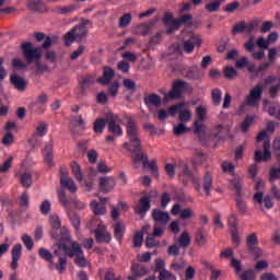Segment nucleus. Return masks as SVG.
<instances>
[{
    "label": "nucleus",
    "instance_id": "864d4df0",
    "mask_svg": "<svg viewBox=\"0 0 280 280\" xmlns=\"http://www.w3.org/2000/svg\"><path fill=\"white\" fill-rule=\"evenodd\" d=\"M259 244V240L257 238V234H250L247 236V246L248 249L255 248Z\"/></svg>",
    "mask_w": 280,
    "mask_h": 280
},
{
    "label": "nucleus",
    "instance_id": "a211bd4d",
    "mask_svg": "<svg viewBox=\"0 0 280 280\" xmlns=\"http://www.w3.org/2000/svg\"><path fill=\"white\" fill-rule=\"evenodd\" d=\"M202 45V39L198 35H192L188 40L184 42V49L187 54L194 51V47H200Z\"/></svg>",
    "mask_w": 280,
    "mask_h": 280
},
{
    "label": "nucleus",
    "instance_id": "39448f33",
    "mask_svg": "<svg viewBox=\"0 0 280 280\" xmlns=\"http://www.w3.org/2000/svg\"><path fill=\"white\" fill-rule=\"evenodd\" d=\"M257 143H264V153L261 150L255 151L254 160L256 163H261V161H270L272 159V153H270V138L268 137V132L266 130H262L258 133Z\"/></svg>",
    "mask_w": 280,
    "mask_h": 280
},
{
    "label": "nucleus",
    "instance_id": "b1692460",
    "mask_svg": "<svg viewBox=\"0 0 280 280\" xmlns=\"http://www.w3.org/2000/svg\"><path fill=\"white\" fill-rule=\"evenodd\" d=\"M136 213L143 215V213L150 211V197H142L139 201V205L135 208Z\"/></svg>",
    "mask_w": 280,
    "mask_h": 280
},
{
    "label": "nucleus",
    "instance_id": "cd10ccee",
    "mask_svg": "<svg viewBox=\"0 0 280 280\" xmlns=\"http://www.w3.org/2000/svg\"><path fill=\"white\" fill-rule=\"evenodd\" d=\"M115 78V70H113L110 67H105L103 71V77L98 79L100 84H108L110 80Z\"/></svg>",
    "mask_w": 280,
    "mask_h": 280
},
{
    "label": "nucleus",
    "instance_id": "f704fd0d",
    "mask_svg": "<svg viewBox=\"0 0 280 280\" xmlns=\"http://www.w3.org/2000/svg\"><path fill=\"white\" fill-rule=\"evenodd\" d=\"M149 229H150V225H147L142 228V231L136 232L133 237V246L139 247L141 246V244H143V233H145V231Z\"/></svg>",
    "mask_w": 280,
    "mask_h": 280
},
{
    "label": "nucleus",
    "instance_id": "49530a36",
    "mask_svg": "<svg viewBox=\"0 0 280 280\" xmlns=\"http://www.w3.org/2000/svg\"><path fill=\"white\" fill-rule=\"evenodd\" d=\"M149 32H150V28L145 24H138L133 28V34H139L141 36H148Z\"/></svg>",
    "mask_w": 280,
    "mask_h": 280
},
{
    "label": "nucleus",
    "instance_id": "c85d7f7f",
    "mask_svg": "<svg viewBox=\"0 0 280 280\" xmlns=\"http://www.w3.org/2000/svg\"><path fill=\"white\" fill-rule=\"evenodd\" d=\"M70 168H71V172H72L74 178L79 183H82V180H84V175L82 174V167L78 164V162H71Z\"/></svg>",
    "mask_w": 280,
    "mask_h": 280
},
{
    "label": "nucleus",
    "instance_id": "4be33fe9",
    "mask_svg": "<svg viewBox=\"0 0 280 280\" xmlns=\"http://www.w3.org/2000/svg\"><path fill=\"white\" fill-rule=\"evenodd\" d=\"M143 163V167H147L150 170V172L155 176V178H159V166L156 165V161H148V155L143 154V158L138 161V163Z\"/></svg>",
    "mask_w": 280,
    "mask_h": 280
},
{
    "label": "nucleus",
    "instance_id": "6e6d98bb",
    "mask_svg": "<svg viewBox=\"0 0 280 280\" xmlns=\"http://www.w3.org/2000/svg\"><path fill=\"white\" fill-rule=\"evenodd\" d=\"M21 183L23 187H32V174L24 173L21 175Z\"/></svg>",
    "mask_w": 280,
    "mask_h": 280
},
{
    "label": "nucleus",
    "instance_id": "20e7f679",
    "mask_svg": "<svg viewBox=\"0 0 280 280\" xmlns=\"http://www.w3.org/2000/svg\"><path fill=\"white\" fill-rule=\"evenodd\" d=\"M86 228L90 229V231H93L96 237V242L104 243V242H110V233L106 231V225L100 220V218L94 217L92 218L88 223Z\"/></svg>",
    "mask_w": 280,
    "mask_h": 280
},
{
    "label": "nucleus",
    "instance_id": "c03bdc74",
    "mask_svg": "<svg viewBox=\"0 0 280 280\" xmlns=\"http://www.w3.org/2000/svg\"><path fill=\"white\" fill-rule=\"evenodd\" d=\"M113 172V167L106 165L105 161H101L97 163V173L98 174H110Z\"/></svg>",
    "mask_w": 280,
    "mask_h": 280
},
{
    "label": "nucleus",
    "instance_id": "c9c22d12",
    "mask_svg": "<svg viewBox=\"0 0 280 280\" xmlns=\"http://www.w3.org/2000/svg\"><path fill=\"white\" fill-rule=\"evenodd\" d=\"M195 241L198 244V246H205V244H207V234L205 233V229H199L196 232Z\"/></svg>",
    "mask_w": 280,
    "mask_h": 280
},
{
    "label": "nucleus",
    "instance_id": "4468645a",
    "mask_svg": "<svg viewBox=\"0 0 280 280\" xmlns=\"http://www.w3.org/2000/svg\"><path fill=\"white\" fill-rule=\"evenodd\" d=\"M261 95H264V89H261V85H256L254 89L250 90L249 95L246 97V105L257 106V104L261 100Z\"/></svg>",
    "mask_w": 280,
    "mask_h": 280
},
{
    "label": "nucleus",
    "instance_id": "473e14b6",
    "mask_svg": "<svg viewBox=\"0 0 280 280\" xmlns=\"http://www.w3.org/2000/svg\"><path fill=\"white\" fill-rule=\"evenodd\" d=\"M177 244H179L182 248H187L189 244H191V237L189 236V233L183 232L177 238Z\"/></svg>",
    "mask_w": 280,
    "mask_h": 280
},
{
    "label": "nucleus",
    "instance_id": "5701e85b",
    "mask_svg": "<svg viewBox=\"0 0 280 280\" xmlns=\"http://www.w3.org/2000/svg\"><path fill=\"white\" fill-rule=\"evenodd\" d=\"M264 110L270 115V117H276L280 119V106L279 104H270L268 101H264Z\"/></svg>",
    "mask_w": 280,
    "mask_h": 280
},
{
    "label": "nucleus",
    "instance_id": "5fc2aeb1",
    "mask_svg": "<svg viewBox=\"0 0 280 280\" xmlns=\"http://www.w3.org/2000/svg\"><path fill=\"white\" fill-rule=\"evenodd\" d=\"M22 242L26 247V250H32L34 248V241L32 240V236L24 234L22 236Z\"/></svg>",
    "mask_w": 280,
    "mask_h": 280
},
{
    "label": "nucleus",
    "instance_id": "de8ad7c7",
    "mask_svg": "<svg viewBox=\"0 0 280 280\" xmlns=\"http://www.w3.org/2000/svg\"><path fill=\"white\" fill-rule=\"evenodd\" d=\"M173 132L176 137H180V135H185V132H187V127L185 126V122H180L174 126Z\"/></svg>",
    "mask_w": 280,
    "mask_h": 280
},
{
    "label": "nucleus",
    "instance_id": "7c9ffc66",
    "mask_svg": "<svg viewBox=\"0 0 280 280\" xmlns=\"http://www.w3.org/2000/svg\"><path fill=\"white\" fill-rule=\"evenodd\" d=\"M144 102H145L147 106L159 107V106H161V96H159L158 94H150L149 96H147L144 98Z\"/></svg>",
    "mask_w": 280,
    "mask_h": 280
},
{
    "label": "nucleus",
    "instance_id": "f257e3e1",
    "mask_svg": "<svg viewBox=\"0 0 280 280\" xmlns=\"http://www.w3.org/2000/svg\"><path fill=\"white\" fill-rule=\"evenodd\" d=\"M61 242L66 243H57V248L54 250V255L56 257H60L62 253H65L68 257H75L74 264L80 268H86L89 266V260L84 257V252L80 246V243L71 241V233L67 228H61ZM70 244V247L67 246Z\"/></svg>",
    "mask_w": 280,
    "mask_h": 280
},
{
    "label": "nucleus",
    "instance_id": "f3484780",
    "mask_svg": "<svg viewBox=\"0 0 280 280\" xmlns=\"http://www.w3.org/2000/svg\"><path fill=\"white\" fill-rule=\"evenodd\" d=\"M106 202H108L106 198H101V202L93 200L90 203L93 213H95V215H104V213H106Z\"/></svg>",
    "mask_w": 280,
    "mask_h": 280
},
{
    "label": "nucleus",
    "instance_id": "09e8293b",
    "mask_svg": "<svg viewBox=\"0 0 280 280\" xmlns=\"http://www.w3.org/2000/svg\"><path fill=\"white\" fill-rule=\"evenodd\" d=\"M39 211L43 215H47L51 211V202L48 199L44 200L39 206Z\"/></svg>",
    "mask_w": 280,
    "mask_h": 280
},
{
    "label": "nucleus",
    "instance_id": "680f3d73",
    "mask_svg": "<svg viewBox=\"0 0 280 280\" xmlns=\"http://www.w3.org/2000/svg\"><path fill=\"white\" fill-rule=\"evenodd\" d=\"M137 259H138V261H140L142 264H145V262H148L152 259V253L147 252V253H143V254H138Z\"/></svg>",
    "mask_w": 280,
    "mask_h": 280
},
{
    "label": "nucleus",
    "instance_id": "e2e57ef3",
    "mask_svg": "<svg viewBox=\"0 0 280 280\" xmlns=\"http://www.w3.org/2000/svg\"><path fill=\"white\" fill-rule=\"evenodd\" d=\"M12 161H14V158L10 156L7 161L3 162V164L0 166V172L2 174H5V172L12 167Z\"/></svg>",
    "mask_w": 280,
    "mask_h": 280
},
{
    "label": "nucleus",
    "instance_id": "412c9836",
    "mask_svg": "<svg viewBox=\"0 0 280 280\" xmlns=\"http://www.w3.org/2000/svg\"><path fill=\"white\" fill-rule=\"evenodd\" d=\"M220 257H225V258L231 257V259H232L231 264H232L233 268H235L236 273L240 275V272L242 271V265H241L240 260H237L233 257V249H231V248L224 249L223 252H221Z\"/></svg>",
    "mask_w": 280,
    "mask_h": 280
},
{
    "label": "nucleus",
    "instance_id": "f8f14e48",
    "mask_svg": "<svg viewBox=\"0 0 280 280\" xmlns=\"http://www.w3.org/2000/svg\"><path fill=\"white\" fill-rule=\"evenodd\" d=\"M196 115L198 117L197 120L194 121L195 126V135H198L200 137L202 132H205L206 127H205V119H207V106L200 105L196 108Z\"/></svg>",
    "mask_w": 280,
    "mask_h": 280
},
{
    "label": "nucleus",
    "instance_id": "2eb2a0df",
    "mask_svg": "<svg viewBox=\"0 0 280 280\" xmlns=\"http://www.w3.org/2000/svg\"><path fill=\"white\" fill-rule=\"evenodd\" d=\"M171 213L172 215H179L182 220H192L196 215L191 208L183 209L178 203L173 206Z\"/></svg>",
    "mask_w": 280,
    "mask_h": 280
},
{
    "label": "nucleus",
    "instance_id": "ea45409f",
    "mask_svg": "<svg viewBox=\"0 0 280 280\" xmlns=\"http://www.w3.org/2000/svg\"><path fill=\"white\" fill-rule=\"evenodd\" d=\"M11 65L18 71H23L24 69H27V63L21 58H14Z\"/></svg>",
    "mask_w": 280,
    "mask_h": 280
},
{
    "label": "nucleus",
    "instance_id": "8fccbe9b",
    "mask_svg": "<svg viewBox=\"0 0 280 280\" xmlns=\"http://www.w3.org/2000/svg\"><path fill=\"white\" fill-rule=\"evenodd\" d=\"M224 75L228 80H235V78H237V70L233 67H225Z\"/></svg>",
    "mask_w": 280,
    "mask_h": 280
},
{
    "label": "nucleus",
    "instance_id": "58836bf2",
    "mask_svg": "<svg viewBox=\"0 0 280 280\" xmlns=\"http://www.w3.org/2000/svg\"><path fill=\"white\" fill-rule=\"evenodd\" d=\"M45 135H47V124L38 122L35 128L34 137H45Z\"/></svg>",
    "mask_w": 280,
    "mask_h": 280
},
{
    "label": "nucleus",
    "instance_id": "4c0bfd02",
    "mask_svg": "<svg viewBox=\"0 0 280 280\" xmlns=\"http://www.w3.org/2000/svg\"><path fill=\"white\" fill-rule=\"evenodd\" d=\"M104 128H106V120H104V118H97L94 121V132L96 135H102V132H104Z\"/></svg>",
    "mask_w": 280,
    "mask_h": 280
},
{
    "label": "nucleus",
    "instance_id": "72a5a7b5",
    "mask_svg": "<svg viewBox=\"0 0 280 280\" xmlns=\"http://www.w3.org/2000/svg\"><path fill=\"white\" fill-rule=\"evenodd\" d=\"M124 233H126V225L124 223H116L114 225V235L118 242H121Z\"/></svg>",
    "mask_w": 280,
    "mask_h": 280
},
{
    "label": "nucleus",
    "instance_id": "9b49d317",
    "mask_svg": "<svg viewBox=\"0 0 280 280\" xmlns=\"http://www.w3.org/2000/svg\"><path fill=\"white\" fill-rule=\"evenodd\" d=\"M107 128H108V132H110L112 135H115V137H122L124 136V129H121V118H119V116L109 113L107 118Z\"/></svg>",
    "mask_w": 280,
    "mask_h": 280
},
{
    "label": "nucleus",
    "instance_id": "a19ab883",
    "mask_svg": "<svg viewBox=\"0 0 280 280\" xmlns=\"http://www.w3.org/2000/svg\"><path fill=\"white\" fill-rule=\"evenodd\" d=\"M255 119H257V116H247L241 124L242 132H248V128H250V125L255 121Z\"/></svg>",
    "mask_w": 280,
    "mask_h": 280
},
{
    "label": "nucleus",
    "instance_id": "338daca9",
    "mask_svg": "<svg viewBox=\"0 0 280 280\" xmlns=\"http://www.w3.org/2000/svg\"><path fill=\"white\" fill-rule=\"evenodd\" d=\"M254 259H259L264 255V252L259 247H252L248 249Z\"/></svg>",
    "mask_w": 280,
    "mask_h": 280
},
{
    "label": "nucleus",
    "instance_id": "9d476101",
    "mask_svg": "<svg viewBox=\"0 0 280 280\" xmlns=\"http://www.w3.org/2000/svg\"><path fill=\"white\" fill-rule=\"evenodd\" d=\"M89 30H86V25L84 24L75 26L65 35L66 45H71L74 40H82V38L86 36Z\"/></svg>",
    "mask_w": 280,
    "mask_h": 280
},
{
    "label": "nucleus",
    "instance_id": "7ed1b4c3",
    "mask_svg": "<svg viewBox=\"0 0 280 280\" xmlns=\"http://www.w3.org/2000/svg\"><path fill=\"white\" fill-rule=\"evenodd\" d=\"M21 49L28 65L34 61L36 62L35 67L37 73H45V71H48V68L45 65L38 62L43 56V49L39 47H34L32 43L22 44Z\"/></svg>",
    "mask_w": 280,
    "mask_h": 280
},
{
    "label": "nucleus",
    "instance_id": "79ce46f5",
    "mask_svg": "<svg viewBox=\"0 0 280 280\" xmlns=\"http://www.w3.org/2000/svg\"><path fill=\"white\" fill-rule=\"evenodd\" d=\"M236 209L241 213V215H248V206L242 199H236Z\"/></svg>",
    "mask_w": 280,
    "mask_h": 280
},
{
    "label": "nucleus",
    "instance_id": "052dcab7",
    "mask_svg": "<svg viewBox=\"0 0 280 280\" xmlns=\"http://www.w3.org/2000/svg\"><path fill=\"white\" fill-rule=\"evenodd\" d=\"M49 222H50V225L52 226V229H60V226L62 224L60 221V218L56 214L50 215Z\"/></svg>",
    "mask_w": 280,
    "mask_h": 280
},
{
    "label": "nucleus",
    "instance_id": "e433bc0d",
    "mask_svg": "<svg viewBox=\"0 0 280 280\" xmlns=\"http://www.w3.org/2000/svg\"><path fill=\"white\" fill-rule=\"evenodd\" d=\"M38 255L48 264H54V255L46 248H39Z\"/></svg>",
    "mask_w": 280,
    "mask_h": 280
},
{
    "label": "nucleus",
    "instance_id": "2f4dec72",
    "mask_svg": "<svg viewBox=\"0 0 280 280\" xmlns=\"http://www.w3.org/2000/svg\"><path fill=\"white\" fill-rule=\"evenodd\" d=\"M211 187H213V177L209 173H206L203 177V189L206 191V196H210Z\"/></svg>",
    "mask_w": 280,
    "mask_h": 280
},
{
    "label": "nucleus",
    "instance_id": "a18cd8bd",
    "mask_svg": "<svg viewBox=\"0 0 280 280\" xmlns=\"http://www.w3.org/2000/svg\"><path fill=\"white\" fill-rule=\"evenodd\" d=\"M70 207L77 209L78 211H82L86 209V203L78 198H74L72 201H69Z\"/></svg>",
    "mask_w": 280,
    "mask_h": 280
},
{
    "label": "nucleus",
    "instance_id": "393cba45",
    "mask_svg": "<svg viewBox=\"0 0 280 280\" xmlns=\"http://www.w3.org/2000/svg\"><path fill=\"white\" fill-rule=\"evenodd\" d=\"M152 218L159 224H167V222L170 221V214L167 212H163L159 209L153 210Z\"/></svg>",
    "mask_w": 280,
    "mask_h": 280
},
{
    "label": "nucleus",
    "instance_id": "3c124183",
    "mask_svg": "<svg viewBox=\"0 0 280 280\" xmlns=\"http://www.w3.org/2000/svg\"><path fill=\"white\" fill-rule=\"evenodd\" d=\"M22 252L23 246L21 244L14 245L11 250L12 259H21Z\"/></svg>",
    "mask_w": 280,
    "mask_h": 280
},
{
    "label": "nucleus",
    "instance_id": "603ef678",
    "mask_svg": "<svg viewBox=\"0 0 280 280\" xmlns=\"http://www.w3.org/2000/svg\"><path fill=\"white\" fill-rule=\"evenodd\" d=\"M228 224L232 229V231H236L237 230V214L231 213L228 217Z\"/></svg>",
    "mask_w": 280,
    "mask_h": 280
},
{
    "label": "nucleus",
    "instance_id": "423d86ee",
    "mask_svg": "<svg viewBox=\"0 0 280 280\" xmlns=\"http://www.w3.org/2000/svg\"><path fill=\"white\" fill-rule=\"evenodd\" d=\"M194 89L185 81H175L172 90L164 96L165 102L170 100H180L183 95L192 93Z\"/></svg>",
    "mask_w": 280,
    "mask_h": 280
},
{
    "label": "nucleus",
    "instance_id": "a878e982",
    "mask_svg": "<svg viewBox=\"0 0 280 280\" xmlns=\"http://www.w3.org/2000/svg\"><path fill=\"white\" fill-rule=\"evenodd\" d=\"M131 270L133 272V276H130L128 280H137V277H145V275H148V269L139 264H133L131 266Z\"/></svg>",
    "mask_w": 280,
    "mask_h": 280
},
{
    "label": "nucleus",
    "instance_id": "13d9d810",
    "mask_svg": "<svg viewBox=\"0 0 280 280\" xmlns=\"http://www.w3.org/2000/svg\"><path fill=\"white\" fill-rule=\"evenodd\" d=\"M221 4L222 2L220 0L213 1L206 5V10L208 12H218V10H220Z\"/></svg>",
    "mask_w": 280,
    "mask_h": 280
},
{
    "label": "nucleus",
    "instance_id": "0eeeda50",
    "mask_svg": "<svg viewBox=\"0 0 280 280\" xmlns=\"http://www.w3.org/2000/svg\"><path fill=\"white\" fill-rule=\"evenodd\" d=\"M168 115L170 117H176V115H178V120L182 124H187L188 121H191L192 118L191 109L187 108V104L185 103H178L171 106L168 108Z\"/></svg>",
    "mask_w": 280,
    "mask_h": 280
},
{
    "label": "nucleus",
    "instance_id": "6ab92c4d",
    "mask_svg": "<svg viewBox=\"0 0 280 280\" xmlns=\"http://www.w3.org/2000/svg\"><path fill=\"white\" fill-rule=\"evenodd\" d=\"M10 80L16 91H25V89H27V81H25L21 75L13 73L11 74Z\"/></svg>",
    "mask_w": 280,
    "mask_h": 280
},
{
    "label": "nucleus",
    "instance_id": "69168bd1",
    "mask_svg": "<svg viewBox=\"0 0 280 280\" xmlns=\"http://www.w3.org/2000/svg\"><path fill=\"white\" fill-rule=\"evenodd\" d=\"M238 277L241 280H255V271L253 270L244 271Z\"/></svg>",
    "mask_w": 280,
    "mask_h": 280
},
{
    "label": "nucleus",
    "instance_id": "1a4fd4ad",
    "mask_svg": "<svg viewBox=\"0 0 280 280\" xmlns=\"http://www.w3.org/2000/svg\"><path fill=\"white\" fill-rule=\"evenodd\" d=\"M188 21H191V15H183L180 19L176 20L172 13H165L163 19V23L167 27V34H173L183 23H188Z\"/></svg>",
    "mask_w": 280,
    "mask_h": 280
},
{
    "label": "nucleus",
    "instance_id": "37998d69",
    "mask_svg": "<svg viewBox=\"0 0 280 280\" xmlns=\"http://www.w3.org/2000/svg\"><path fill=\"white\" fill-rule=\"evenodd\" d=\"M132 23V15L130 13H125L118 22L119 27H128Z\"/></svg>",
    "mask_w": 280,
    "mask_h": 280
},
{
    "label": "nucleus",
    "instance_id": "f03ea898",
    "mask_svg": "<svg viewBox=\"0 0 280 280\" xmlns=\"http://www.w3.org/2000/svg\"><path fill=\"white\" fill-rule=\"evenodd\" d=\"M125 119H127V137L130 141V144L125 142L122 148L129 150V152L132 153V160L135 163H137L143 159V151H141V140H139V127L135 120H132V117L126 116Z\"/></svg>",
    "mask_w": 280,
    "mask_h": 280
},
{
    "label": "nucleus",
    "instance_id": "bb28decb",
    "mask_svg": "<svg viewBox=\"0 0 280 280\" xmlns=\"http://www.w3.org/2000/svg\"><path fill=\"white\" fill-rule=\"evenodd\" d=\"M54 144H46V147L44 148V160L46 165H48V167H52L54 165Z\"/></svg>",
    "mask_w": 280,
    "mask_h": 280
},
{
    "label": "nucleus",
    "instance_id": "774afa93",
    "mask_svg": "<svg viewBox=\"0 0 280 280\" xmlns=\"http://www.w3.org/2000/svg\"><path fill=\"white\" fill-rule=\"evenodd\" d=\"M160 280H176V276L170 273L167 270L160 271Z\"/></svg>",
    "mask_w": 280,
    "mask_h": 280
},
{
    "label": "nucleus",
    "instance_id": "bf43d9fd",
    "mask_svg": "<svg viewBox=\"0 0 280 280\" xmlns=\"http://www.w3.org/2000/svg\"><path fill=\"white\" fill-rule=\"evenodd\" d=\"M206 268H209V270L211 272L210 279L211 280H218V278L221 275L220 270H217L215 268H213V265H211L209 262L206 264Z\"/></svg>",
    "mask_w": 280,
    "mask_h": 280
},
{
    "label": "nucleus",
    "instance_id": "6e6552de",
    "mask_svg": "<svg viewBox=\"0 0 280 280\" xmlns=\"http://www.w3.org/2000/svg\"><path fill=\"white\" fill-rule=\"evenodd\" d=\"M59 202L61 206L66 209L67 215L72 224L74 226L75 231L80 230V217L75 212L71 210V203H69V199H67V196L65 195V190H60L58 192Z\"/></svg>",
    "mask_w": 280,
    "mask_h": 280
},
{
    "label": "nucleus",
    "instance_id": "ddd939ff",
    "mask_svg": "<svg viewBox=\"0 0 280 280\" xmlns=\"http://www.w3.org/2000/svg\"><path fill=\"white\" fill-rule=\"evenodd\" d=\"M60 173L61 187H66V189H68L70 194H75V191H78V186H75V182L73 180V178L67 175V168L61 167Z\"/></svg>",
    "mask_w": 280,
    "mask_h": 280
},
{
    "label": "nucleus",
    "instance_id": "dca6fc26",
    "mask_svg": "<svg viewBox=\"0 0 280 280\" xmlns=\"http://www.w3.org/2000/svg\"><path fill=\"white\" fill-rule=\"evenodd\" d=\"M115 185H116V182H115V177L113 176H105L100 178V189L105 194H108V191H113V189L115 188Z\"/></svg>",
    "mask_w": 280,
    "mask_h": 280
},
{
    "label": "nucleus",
    "instance_id": "4d7b16f0",
    "mask_svg": "<svg viewBox=\"0 0 280 280\" xmlns=\"http://www.w3.org/2000/svg\"><path fill=\"white\" fill-rule=\"evenodd\" d=\"M212 102L215 106H220L222 102V92L220 90L212 91Z\"/></svg>",
    "mask_w": 280,
    "mask_h": 280
},
{
    "label": "nucleus",
    "instance_id": "0e129e2a",
    "mask_svg": "<svg viewBox=\"0 0 280 280\" xmlns=\"http://www.w3.org/2000/svg\"><path fill=\"white\" fill-rule=\"evenodd\" d=\"M154 237L155 236H153L152 234H150L147 237V241H145L147 248H154L155 246H159V241L154 240Z\"/></svg>",
    "mask_w": 280,
    "mask_h": 280
},
{
    "label": "nucleus",
    "instance_id": "c756f323",
    "mask_svg": "<svg viewBox=\"0 0 280 280\" xmlns=\"http://www.w3.org/2000/svg\"><path fill=\"white\" fill-rule=\"evenodd\" d=\"M72 128H80V130H84L86 128V121L82 117V115L73 116L70 120Z\"/></svg>",
    "mask_w": 280,
    "mask_h": 280
},
{
    "label": "nucleus",
    "instance_id": "aec40b11",
    "mask_svg": "<svg viewBox=\"0 0 280 280\" xmlns=\"http://www.w3.org/2000/svg\"><path fill=\"white\" fill-rule=\"evenodd\" d=\"M254 200L255 202H258V205H265L266 209H272L275 206V203H272V198H270V196L264 198V192L261 191L254 194Z\"/></svg>",
    "mask_w": 280,
    "mask_h": 280
}]
</instances>
